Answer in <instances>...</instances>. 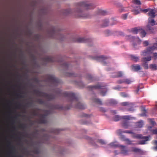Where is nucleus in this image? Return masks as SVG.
Here are the masks:
<instances>
[{"label":"nucleus","mask_w":157,"mask_h":157,"mask_svg":"<svg viewBox=\"0 0 157 157\" xmlns=\"http://www.w3.org/2000/svg\"><path fill=\"white\" fill-rule=\"evenodd\" d=\"M78 4L80 6L75 10V12L76 15L80 17L89 18L90 14L88 11L94 8L93 3L89 1H85L80 2Z\"/></svg>","instance_id":"1"},{"label":"nucleus","mask_w":157,"mask_h":157,"mask_svg":"<svg viewBox=\"0 0 157 157\" xmlns=\"http://www.w3.org/2000/svg\"><path fill=\"white\" fill-rule=\"evenodd\" d=\"M157 48V44H154L153 46L147 48L146 50L142 52L141 55L143 56H145L151 53L153 51Z\"/></svg>","instance_id":"2"},{"label":"nucleus","mask_w":157,"mask_h":157,"mask_svg":"<svg viewBox=\"0 0 157 157\" xmlns=\"http://www.w3.org/2000/svg\"><path fill=\"white\" fill-rule=\"evenodd\" d=\"M128 38L132 42L133 47H135L137 44H140L141 42V40L138 37H135L130 35L128 36Z\"/></svg>","instance_id":"3"},{"label":"nucleus","mask_w":157,"mask_h":157,"mask_svg":"<svg viewBox=\"0 0 157 157\" xmlns=\"http://www.w3.org/2000/svg\"><path fill=\"white\" fill-rule=\"evenodd\" d=\"M132 151L134 152L137 153L140 155L144 154L145 153V152L141 149L137 147H132Z\"/></svg>","instance_id":"4"},{"label":"nucleus","mask_w":157,"mask_h":157,"mask_svg":"<svg viewBox=\"0 0 157 157\" xmlns=\"http://www.w3.org/2000/svg\"><path fill=\"white\" fill-rule=\"evenodd\" d=\"M150 137V136H142V137L141 139H144V140L142 141H140L138 143L139 144H146L145 142L149 140V138Z\"/></svg>","instance_id":"5"},{"label":"nucleus","mask_w":157,"mask_h":157,"mask_svg":"<svg viewBox=\"0 0 157 157\" xmlns=\"http://www.w3.org/2000/svg\"><path fill=\"white\" fill-rule=\"evenodd\" d=\"M157 12L156 10H154L153 9H150L148 13V16L150 17L154 18L156 16L155 13Z\"/></svg>","instance_id":"6"},{"label":"nucleus","mask_w":157,"mask_h":157,"mask_svg":"<svg viewBox=\"0 0 157 157\" xmlns=\"http://www.w3.org/2000/svg\"><path fill=\"white\" fill-rule=\"evenodd\" d=\"M151 60V57L149 56L148 57H144L142 58L141 61L142 62L147 63V62Z\"/></svg>","instance_id":"7"},{"label":"nucleus","mask_w":157,"mask_h":157,"mask_svg":"<svg viewBox=\"0 0 157 157\" xmlns=\"http://www.w3.org/2000/svg\"><path fill=\"white\" fill-rule=\"evenodd\" d=\"M142 136L141 135L136 134L133 132H132L131 134L132 137L134 138L140 139Z\"/></svg>","instance_id":"8"},{"label":"nucleus","mask_w":157,"mask_h":157,"mask_svg":"<svg viewBox=\"0 0 157 157\" xmlns=\"http://www.w3.org/2000/svg\"><path fill=\"white\" fill-rule=\"evenodd\" d=\"M122 139L123 140L125 141L126 144H132V141L128 139L127 138L124 136L122 137Z\"/></svg>","instance_id":"9"},{"label":"nucleus","mask_w":157,"mask_h":157,"mask_svg":"<svg viewBox=\"0 0 157 157\" xmlns=\"http://www.w3.org/2000/svg\"><path fill=\"white\" fill-rule=\"evenodd\" d=\"M153 18L149 17L148 18V24L151 26H153L155 24V21Z\"/></svg>","instance_id":"10"},{"label":"nucleus","mask_w":157,"mask_h":157,"mask_svg":"<svg viewBox=\"0 0 157 157\" xmlns=\"http://www.w3.org/2000/svg\"><path fill=\"white\" fill-rule=\"evenodd\" d=\"M149 68L152 70H157V64L155 63L150 64L149 65Z\"/></svg>","instance_id":"11"},{"label":"nucleus","mask_w":157,"mask_h":157,"mask_svg":"<svg viewBox=\"0 0 157 157\" xmlns=\"http://www.w3.org/2000/svg\"><path fill=\"white\" fill-rule=\"evenodd\" d=\"M109 25V21L108 19H105L103 21L102 26L105 27L108 26Z\"/></svg>","instance_id":"12"},{"label":"nucleus","mask_w":157,"mask_h":157,"mask_svg":"<svg viewBox=\"0 0 157 157\" xmlns=\"http://www.w3.org/2000/svg\"><path fill=\"white\" fill-rule=\"evenodd\" d=\"M132 69L136 71H138L141 69V67L140 65H137L132 66Z\"/></svg>","instance_id":"13"},{"label":"nucleus","mask_w":157,"mask_h":157,"mask_svg":"<svg viewBox=\"0 0 157 157\" xmlns=\"http://www.w3.org/2000/svg\"><path fill=\"white\" fill-rule=\"evenodd\" d=\"M76 107L80 109H83L85 108V106L82 103L79 102L76 105Z\"/></svg>","instance_id":"14"},{"label":"nucleus","mask_w":157,"mask_h":157,"mask_svg":"<svg viewBox=\"0 0 157 157\" xmlns=\"http://www.w3.org/2000/svg\"><path fill=\"white\" fill-rule=\"evenodd\" d=\"M139 33H140L141 36L142 37H144L146 34V33L145 31L143 29H140Z\"/></svg>","instance_id":"15"},{"label":"nucleus","mask_w":157,"mask_h":157,"mask_svg":"<svg viewBox=\"0 0 157 157\" xmlns=\"http://www.w3.org/2000/svg\"><path fill=\"white\" fill-rule=\"evenodd\" d=\"M143 125V122L142 121H140L137 123L136 126L137 127L141 128Z\"/></svg>","instance_id":"16"},{"label":"nucleus","mask_w":157,"mask_h":157,"mask_svg":"<svg viewBox=\"0 0 157 157\" xmlns=\"http://www.w3.org/2000/svg\"><path fill=\"white\" fill-rule=\"evenodd\" d=\"M120 147L122 149V153L124 154V155L127 154V151L126 150H124V149L125 148V146L123 145H121Z\"/></svg>","instance_id":"17"},{"label":"nucleus","mask_w":157,"mask_h":157,"mask_svg":"<svg viewBox=\"0 0 157 157\" xmlns=\"http://www.w3.org/2000/svg\"><path fill=\"white\" fill-rule=\"evenodd\" d=\"M132 59L135 62H136L139 60V58L137 56H135L134 55H132L131 56Z\"/></svg>","instance_id":"18"},{"label":"nucleus","mask_w":157,"mask_h":157,"mask_svg":"<svg viewBox=\"0 0 157 157\" xmlns=\"http://www.w3.org/2000/svg\"><path fill=\"white\" fill-rule=\"evenodd\" d=\"M139 30H140V29H138L137 28H135L132 29V31L133 33L136 34L139 32Z\"/></svg>","instance_id":"19"},{"label":"nucleus","mask_w":157,"mask_h":157,"mask_svg":"<svg viewBox=\"0 0 157 157\" xmlns=\"http://www.w3.org/2000/svg\"><path fill=\"white\" fill-rule=\"evenodd\" d=\"M142 66H143L144 69H148L149 68L148 65L147 63L145 62H143Z\"/></svg>","instance_id":"20"},{"label":"nucleus","mask_w":157,"mask_h":157,"mask_svg":"<svg viewBox=\"0 0 157 157\" xmlns=\"http://www.w3.org/2000/svg\"><path fill=\"white\" fill-rule=\"evenodd\" d=\"M123 75L122 73L121 72H119L117 73L116 75L113 76L115 77H121Z\"/></svg>","instance_id":"21"},{"label":"nucleus","mask_w":157,"mask_h":157,"mask_svg":"<svg viewBox=\"0 0 157 157\" xmlns=\"http://www.w3.org/2000/svg\"><path fill=\"white\" fill-rule=\"evenodd\" d=\"M151 25H149L148 24L147 25V29L150 32H152L154 30V29L153 27H152L151 26Z\"/></svg>","instance_id":"22"},{"label":"nucleus","mask_w":157,"mask_h":157,"mask_svg":"<svg viewBox=\"0 0 157 157\" xmlns=\"http://www.w3.org/2000/svg\"><path fill=\"white\" fill-rule=\"evenodd\" d=\"M122 118L125 120H130L131 117L129 116H122Z\"/></svg>","instance_id":"23"},{"label":"nucleus","mask_w":157,"mask_h":157,"mask_svg":"<svg viewBox=\"0 0 157 157\" xmlns=\"http://www.w3.org/2000/svg\"><path fill=\"white\" fill-rule=\"evenodd\" d=\"M121 105H122L123 106H125L128 105L129 107H132V104H130L129 105L128 103L127 102H124L122 103H121Z\"/></svg>","instance_id":"24"},{"label":"nucleus","mask_w":157,"mask_h":157,"mask_svg":"<svg viewBox=\"0 0 157 157\" xmlns=\"http://www.w3.org/2000/svg\"><path fill=\"white\" fill-rule=\"evenodd\" d=\"M122 125L124 128H128V123L126 122H123L122 123Z\"/></svg>","instance_id":"25"},{"label":"nucleus","mask_w":157,"mask_h":157,"mask_svg":"<svg viewBox=\"0 0 157 157\" xmlns=\"http://www.w3.org/2000/svg\"><path fill=\"white\" fill-rule=\"evenodd\" d=\"M132 2L134 4L138 5H140L141 4V2L139 0H132Z\"/></svg>","instance_id":"26"},{"label":"nucleus","mask_w":157,"mask_h":157,"mask_svg":"<svg viewBox=\"0 0 157 157\" xmlns=\"http://www.w3.org/2000/svg\"><path fill=\"white\" fill-rule=\"evenodd\" d=\"M98 12L99 14L102 15H104L106 13V12L105 11L100 9L98 10Z\"/></svg>","instance_id":"27"},{"label":"nucleus","mask_w":157,"mask_h":157,"mask_svg":"<svg viewBox=\"0 0 157 157\" xmlns=\"http://www.w3.org/2000/svg\"><path fill=\"white\" fill-rule=\"evenodd\" d=\"M109 145L111 147H117V146L114 143H112L109 144Z\"/></svg>","instance_id":"28"},{"label":"nucleus","mask_w":157,"mask_h":157,"mask_svg":"<svg viewBox=\"0 0 157 157\" xmlns=\"http://www.w3.org/2000/svg\"><path fill=\"white\" fill-rule=\"evenodd\" d=\"M98 141L99 143L102 145L105 144H106V142L102 140H99Z\"/></svg>","instance_id":"29"},{"label":"nucleus","mask_w":157,"mask_h":157,"mask_svg":"<svg viewBox=\"0 0 157 157\" xmlns=\"http://www.w3.org/2000/svg\"><path fill=\"white\" fill-rule=\"evenodd\" d=\"M124 82L126 84H129L131 83L132 81L129 79H124Z\"/></svg>","instance_id":"30"},{"label":"nucleus","mask_w":157,"mask_h":157,"mask_svg":"<svg viewBox=\"0 0 157 157\" xmlns=\"http://www.w3.org/2000/svg\"><path fill=\"white\" fill-rule=\"evenodd\" d=\"M94 102H97L100 104H101L102 103L101 101L98 98H95L94 100Z\"/></svg>","instance_id":"31"},{"label":"nucleus","mask_w":157,"mask_h":157,"mask_svg":"<svg viewBox=\"0 0 157 157\" xmlns=\"http://www.w3.org/2000/svg\"><path fill=\"white\" fill-rule=\"evenodd\" d=\"M78 41L80 42H83L84 41V39L82 37H79L78 39Z\"/></svg>","instance_id":"32"},{"label":"nucleus","mask_w":157,"mask_h":157,"mask_svg":"<svg viewBox=\"0 0 157 157\" xmlns=\"http://www.w3.org/2000/svg\"><path fill=\"white\" fill-rule=\"evenodd\" d=\"M110 25H113L116 24L117 23V22L115 21L111 20L110 22Z\"/></svg>","instance_id":"33"},{"label":"nucleus","mask_w":157,"mask_h":157,"mask_svg":"<svg viewBox=\"0 0 157 157\" xmlns=\"http://www.w3.org/2000/svg\"><path fill=\"white\" fill-rule=\"evenodd\" d=\"M143 44L144 46H146L149 45V42L147 41L146 40L143 42Z\"/></svg>","instance_id":"34"},{"label":"nucleus","mask_w":157,"mask_h":157,"mask_svg":"<svg viewBox=\"0 0 157 157\" xmlns=\"http://www.w3.org/2000/svg\"><path fill=\"white\" fill-rule=\"evenodd\" d=\"M93 89H100L101 87L99 85L94 86H91Z\"/></svg>","instance_id":"35"},{"label":"nucleus","mask_w":157,"mask_h":157,"mask_svg":"<svg viewBox=\"0 0 157 157\" xmlns=\"http://www.w3.org/2000/svg\"><path fill=\"white\" fill-rule=\"evenodd\" d=\"M105 33L108 36L111 34V32L109 30H106L105 32Z\"/></svg>","instance_id":"36"},{"label":"nucleus","mask_w":157,"mask_h":157,"mask_svg":"<svg viewBox=\"0 0 157 157\" xmlns=\"http://www.w3.org/2000/svg\"><path fill=\"white\" fill-rule=\"evenodd\" d=\"M106 92V90L105 89H104L103 91H101V94L102 96H104Z\"/></svg>","instance_id":"37"},{"label":"nucleus","mask_w":157,"mask_h":157,"mask_svg":"<svg viewBox=\"0 0 157 157\" xmlns=\"http://www.w3.org/2000/svg\"><path fill=\"white\" fill-rule=\"evenodd\" d=\"M151 132L153 134H157V129L152 130Z\"/></svg>","instance_id":"38"},{"label":"nucleus","mask_w":157,"mask_h":157,"mask_svg":"<svg viewBox=\"0 0 157 157\" xmlns=\"http://www.w3.org/2000/svg\"><path fill=\"white\" fill-rule=\"evenodd\" d=\"M117 82L119 84H121L124 82V79L120 80L117 81Z\"/></svg>","instance_id":"39"},{"label":"nucleus","mask_w":157,"mask_h":157,"mask_svg":"<svg viewBox=\"0 0 157 157\" xmlns=\"http://www.w3.org/2000/svg\"><path fill=\"white\" fill-rule=\"evenodd\" d=\"M150 122L152 124L154 125L156 124L155 122L153 120L151 119H150Z\"/></svg>","instance_id":"40"},{"label":"nucleus","mask_w":157,"mask_h":157,"mask_svg":"<svg viewBox=\"0 0 157 157\" xmlns=\"http://www.w3.org/2000/svg\"><path fill=\"white\" fill-rule=\"evenodd\" d=\"M150 9H144V10H142V11L144 13H147V12H149Z\"/></svg>","instance_id":"41"},{"label":"nucleus","mask_w":157,"mask_h":157,"mask_svg":"<svg viewBox=\"0 0 157 157\" xmlns=\"http://www.w3.org/2000/svg\"><path fill=\"white\" fill-rule=\"evenodd\" d=\"M119 119H120L119 117L117 116H115V117L114 118V120L115 121H118L119 120Z\"/></svg>","instance_id":"42"},{"label":"nucleus","mask_w":157,"mask_h":157,"mask_svg":"<svg viewBox=\"0 0 157 157\" xmlns=\"http://www.w3.org/2000/svg\"><path fill=\"white\" fill-rule=\"evenodd\" d=\"M132 132L131 131H128V130H126V131H123V132H124V133H130L131 134H132Z\"/></svg>","instance_id":"43"},{"label":"nucleus","mask_w":157,"mask_h":157,"mask_svg":"<svg viewBox=\"0 0 157 157\" xmlns=\"http://www.w3.org/2000/svg\"><path fill=\"white\" fill-rule=\"evenodd\" d=\"M127 17V14H124L122 15V17L124 19H126Z\"/></svg>","instance_id":"44"},{"label":"nucleus","mask_w":157,"mask_h":157,"mask_svg":"<svg viewBox=\"0 0 157 157\" xmlns=\"http://www.w3.org/2000/svg\"><path fill=\"white\" fill-rule=\"evenodd\" d=\"M153 56L155 59H157V53H153Z\"/></svg>","instance_id":"45"},{"label":"nucleus","mask_w":157,"mask_h":157,"mask_svg":"<svg viewBox=\"0 0 157 157\" xmlns=\"http://www.w3.org/2000/svg\"><path fill=\"white\" fill-rule=\"evenodd\" d=\"M134 13L135 14H137L139 13V12L137 10H135L133 11Z\"/></svg>","instance_id":"46"},{"label":"nucleus","mask_w":157,"mask_h":157,"mask_svg":"<svg viewBox=\"0 0 157 157\" xmlns=\"http://www.w3.org/2000/svg\"><path fill=\"white\" fill-rule=\"evenodd\" d=\"M46 61H51V60L50 59V58L49 57H47Z\"/></svg>","instance_id":"47"},{"label":"nucleus","mask_w":157,"mask_h":157,"mask_svg":"<svg viewBox=\"0 0 157 157\" xmlns=\"http://www.w3.org/2000/svg\"><path fill=\"white\" fill-rule=\"evenodd\" d=\"M98 58H103L104 57L102 56H98V57H96L95 58V59H98Z\"/></svg>","instance_id":"48"},{"label":"nucleus","mask_w":157,"mask_h":157,"mask_svg":"<svg viewBox=\"0 0 157 157\" xmlns=\"http://www.w3.org/2000/svg\"><path fill=\"white\" fill-rule=\"evenodd\" d=\"M120 10V11L121 12H122V11H124V8L123 7H122L121 9Z\"/></svg>","instance_id":"49"},{"label":"nucleus","mask_w":157,"mask_h":157,"mask_svg":"<svg viewBox=\"0 0 157 157\" xmlns=\"http://www.w3.org/2000/svg\"><path fill=\"white\" fill-rule=\"evenodd\" d=\"M129 111H133V110H134V109H133V108H129Z\"/></svg>","instance_id":"50"},{"label":"nucleus","mask_w":157,"mask_h":157,"mask_svg":"<svg viewBox=\"0 0 157 157\" xmlns=\"http://www.w3.org/2000/svg\"><path fill=\"white\" fill-rule=\"evenodd\" d=\"M140 115L141 116H145L146 115L145 113H144V114H140Z\"/></svg>","instance_id":"51"},{"label":"nucleus","mask_w":157,"mask_h":157,"mask_svg":"<svg viewBox=\"0 0 157 157\" xmlns=\"http://www.w3.org/2000/svg\"><path fill=\"white\" fill-rule=\"evenodd\" d=\"M56 80L55 78L54 77H52V79H51V80Z\"/></svg>","instance_id":"52"},{"label":"nucleus","mask_w":157,"mask_h":157,"mask_svg":"<svg viewBox=\"0 0 157 157\" xmlns=\"http://www.w3.org/2000/svg\"><path fill=\"white\" fill-rule=\"evenodd\" d=\"M48 96H49V95H47V97H47V98L48 99H51V98H49V97H48Z\"/></svg>","instance_id":"53"},{"label":"nucleus","mask_w":157,"mask_h":157,"mask_svg":"<svg viewBox=\"0 0 157 157\" xmlns=\"http://www.w3.org/2000/svg\"><path fill=\"white\" fill-rule=\"evenodd\" d=\"M91 76H89V77H88V78L89 79H90V78H91Z\"/></svg>","instance_id":"54"},{"label":"nucleus","mask_w":157,"mask_h":157,"mask_svg":"<svg viewBox=\"0 0 157 157\" xmlns=\"http://www.w3.org/2000/svg\"><path fill=\"white\" fill-rule=\"evenodd\" d=\"M154 142L157 145V141H155Z\"/></svg>","instance_id":"55"},{"label":"nucleus","mask_w":157,"mask_h":157,"mask_svg":"<svg viewBox=\"0 0 157 157\" xmlns=\"http://www.w3.org/2000/svg\"><path fill=\"white\" fill-rule=\"evenodd\" d=\"M88 116L87 115V114H85V117H88Z\"/></svg>","instance_id":"56"},{"label":"nucleus","mask_w":157,"mask_h":157,"mask_svg":"<svg viewBox=\"0 0 157 157\" xmlns=\"http://www.w3.org/2000/svg\"><path fill=\"white\" fill-rule=\"evenodd\" d=\"M148 128H149V129H151V127H148Z\"/></svg>","instance_id":"57"},{"label":"nucleus","mask_w":157,"mask_h":157,"mask_svg":"<svg viewBox=\"0 0 157 157\" xmlns=\"http://www.w3.org/2000/svg\"><path fill=\"white\" fill-rule=\"evenodd\" d=\"M144 111V112L145 113L146 112V110L145 109H144L143 110Z\"/></svg>","instance_id":"58"},{"label":"nucleus","mask_w":157,"mask_h":157,"mask_svg":"<svg viewBox=\"0 0 157 157\" xmlns=\"http://www.w3.org/2000/svg\"><path fill=\"white\" fill-rule=\"evenodd\" d=\"M155 109L156 110H157V106H156L155 108Z\"/></svg>","instance_id":"59"},{"label":"nucleus","mask_w":157,"mask_h":157,"mask_svg":"<svg viewBox=\"0 0 157 157\" xmlns=\"http://www.w3.org/2000/svg\"><path fill=\"white\" fill-rule=\"evenodd\" d=\"M123 96H124V97H126L127 96L126 95H123Z\"/></svg>","instance_id":"60"}]
</instances>
